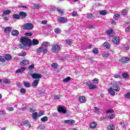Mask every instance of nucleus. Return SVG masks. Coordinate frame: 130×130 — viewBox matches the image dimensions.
<instances>
[{"label":"nucleus","mask_w":130,"mask_h":130,"mask_svg":"<svg viewBox=\"0 0 130 130\" xmlns=\"http://www.w3.org/2000/svg\"><path fill=\"white\" fill-rule=\"evenodd\" d=\"M121 14L123 16H126V15H127V10H126V9H123L121 11Z\"/></svg>","instance_id":"c85d7f7f"},{"label":"nucleus","mask_w":130,"mask_h":130,"mask_svg":"<svg viewBox=\"0 0 130 130\" xmlns=\"http://www.w3.org/2000/svg\"><path fill=\"white\" fill-rule=\"evenodd\" d=\"M24 86H25L26 88H29L31 86V85H30V83L29 82H23Z\"/></svg>","instance_id":"f704fd0d"},{"label":"nucleus","mask_w":130,"mask_h":130,"mask_svg":"<svg viewBox=\"0 0 130 130\" xmlns=\"http://www.w3.org/2000/svg\"><path fill=\"white\" fill-rule=\"evenodd\" d=\"M42 115H44V112L40 111L38 113V117H40V116H42Z\"/></svg>","instance_id":"09e8293b"},{"label":"nucleus","mask_w":130,"mask_h":130,"mask_svg":"<svg viewBox=\"0 0 130 130\" xmlns=\"http://www.w3.org/2000/svg\"><path fill=\"white\" fill-rule=\"evenodd\" d=\"M86 85L89 87L90 85H92V83H91V81H87L86 82Z\"/></svg>","instance_id":"338daca9"},{"label":"nucleus","mask_w":130,"mask_h":130,"mask_svg":"<svg viewBox=\"0 0 130 130\" xmlns=\"http://www.w3.org/2000/svg\"><path fill=\"white\" fill-rule=\"evenodd\" d=\"M103 46H104V47H106V48H110V45L109 44V43L107 42H105L104 43Z\"/></svg>","instance_id":"bb28decb"},{"label":"nucleus","mask_w":130,"mask_h":130,"mask_svg":"<svg viewBox=\"0 0 130 130\" xmlns=\"http://www.w3.org/2000/svg\"><path fill=\"white\" fill-rule=\"evenodd\" d=\"M108 93L112 96H115V92L113 91V87H111L108 90Z\"/></svg>","instance_id":"ddd939ff"},{"label":"nucleus","mask_w":130,"mask_h":130,"mask_svg":"<svg viewBox=\"0 0 130 130\" xmlns=\"http://www.w3.org/2000/svg\"><path fill=\"white\" fill-rule=\"evenodd\" d=\"M126 99H130V92H127L125 96Z\"/></svg>","instance_id":"bf43d9fd"},{"label":"nucleus","mask_w":130,"mask_h":130,"mask_svg":"<svg viewBox=\"0 0 130 130\" xmlns=\"http://www.w3.org/2000/svg\"><path fill=\"white\" fill-rule=\"evenodd\" d=\"M96 85L93 84H91L89 86V89H90V90H94V89H96Z\"/></svg>","instance_id":"49530a36"},{"label":"nucleus","mask_w":130,"mask_h":130,"mask_svg":"<svg viewBox=\"0 0 130 130\" xmlns=\"http://www.w3.org/2000/svg\"><path fill=\"white\" fill-rule=\"evenodd\" d=\"M71 77H68L67 78L64 79L63 80V82H64V83H67L68 82H69V81H70L71 80Z\"/></svg>","instance_id":"a19ab883"},{"label":"nucleus","mask_w":130,"mask_h":130,"mask_svg":"<svg viewBox=\"0 0 130 130\" xmlns=\"http://www.w3.org/2000/svg\"><path fill=\"white\" fill-rule=\"evenodd\" d=\"M58 112L63 113V114H66L67 113V109L64 107L60 106L58 108Z\"/></svg>","instance_id":"423d86ee"},{"label":"nucleus","mask_w":130,"mask_h":130,"mask_svg":"<svg viewBox=\"0 0 130 130\" xmlns=\"http://www.w3.org/2000/svg\"><path fill=\"white\" fill-rule=\"evenodd\" d=\"M34 9H39V8H40V5L35 4H34Z\"/></svg>","instance_id":"5fc2aeb1"},{"label":"nucleus","mask_w":130,"mask_h":130,"mask_svg":"<svg viewBox=\"0 0 130 130\" xmlns=\"http://www.w3.org/2000/svg\"><path fill=\"white\" fill-rule=\"evenodd\" d=\"M5 60H11L12 56L10 54H7L5 55Z\"/></svg>","instance_id":"5701e85b"},{"label":"nucleus","mask_w":130,"mask_h":130,"mask_svg":"<svg viewBox=\"0 0 130 130\" xmlns=\"http://www.w3.org/2000/svg\"><path fill=\"white\" fill-rule=\"evenodd\" d=\"M112 42L114 44L118 45L120 42V39L118 37H115L112 39Z\"/></svg>","instance_id":"0eeeda50"},{"label":"nucleus","mask_w":130,"mask_h":130,"mask_svg":"<svg viewBox=\"0 0 130 130\" xmlns=\"http://www.w3.org/2000/svg\"><path fill=\"white\" fill-rule=\"evenodd\" d=\"M66 43L68 44V45H71V44H73V42L70 40H66Z\"/></svg>","instance_id":"6e6d98bb"},{"label":"nucleus","mask_w":130,"mask_h":130,"mask_svg":"<svg viewBox=\"0 0 130 130\" xmlns=\"http://www.w3.org/2000/svg\"><path fill=\"white\" fill-rule=\"evenodd\" d=\"M32 118L34 119L35 120H37V118L38 117V113L37 112H34L31 115Z\"/></svg>","instance_id":"f3484780"},{"label":"nucleus","mask_w":130,"mask_h":130,"mask_svg":"<svg viewBox=\"0 0 130 130\" xmlns=\"http://www.w3.org/2000/svg\"><path fill=\"white\" fill-rule=\"evenodd\" d=\"M60 50V46L59 44H53L52 45V52L56 53Z\"/></svg>","instance_id":"7ed1b4c3"},{"label":"nucleus","mask_w":130,"mask_h":130,"mask_svg":"<svg viewBox=\"0 0 130 130\" xmlns=\"http://www.w3.org/2000/svg\"><path fill=\"white\" fill-rule=\"evenodd\" d=\"M79 102H81V103H85V102L87 101V99L83 96H81L79 97Z\"/></svg>","instance_id":"4468645a"},{"label":"nucleus","mask_w":130,"mask_h":130,"mask_svg":"<svg viewBox=\"0 0 130 130\" xmlns=\"http://www.w3.org/2000/svg\"><path fill=\"white\" fill-rule=\"evenodd\" d=\"M122 76L123 78H124V79H127V78L129 77V75L127 73H123L122 74Z\"/></svg>","instance_id":"ea45409f"},{"label":"nucleus","mask_w":130,"mask_h":130,"mask_svg":"<svg viewBox=\"0 0 130 130\" xmlns=\"http://www.w3.org/2000/svg\"><path fill=\"white\" fill-rule=\"evenodd\" d=\"M90 128H96V126H97V123L95 121L90 123L89 125Z\"/></svg>","instance_id":"2eb2a0df"},{"label":"nucleus","mask_w":130,"mask_h":130,"mask_svg":"<svg viewBox=\"0 0 130 130\" xmlns=\"http://www.w3.org/2000/svg\"><path fill=\"white\" fill-rule=\"evenodd\" d=\"M20 42H21L22 44H20L19 45V48H22V49L27 50V49H28V47H30V46H31V40L27 38H21L20 39Z\"/></svg>","instance_id":"f257e3e1"},{"label":"nucleus","mask_w":130,"mask_h":130,"mask_svg":"<svg viewBox=\"0 0 130 130\" xmlns=\"http://www.w3.org/2000/svg\"><path fill=\"white\" fill-rule=\"evenodd\" d=\"M86 17H87L88 19H93V14H87Z\"/></svg>","instance_id":"13d9d810"},{"label":"nucleus","mask_w":130,"mask_h":130,"mask_svg":"<svg viewBox=\"0 0 130 130\" xmlns=\"http://www.w3.org/2000/svg\"><path fill=\"white\" fill-rule=\"evenodd\" d=\"M75 121L73 120H66L64 121V123H66V124H69V125H73L74 123H75Z\"/></svg>","instance_id":"f8f14e48"},{"label":"nucleus","mask_w":130,"mask_h":130,"mask_svg":"<svg viewBox=\"0 0 130 130\" xmlns=\"http://www.w3.org/2000/svg\"><path fill=\"white\" fill-rule=\"evenodd\" d=\"M34 69V64H31L28 67V70H31Z\"/></svg>","instance_id":"680f3d73"},{"label":"nucleus","mask_w":130,"mask_h":130,"mask_svg":"<svg viewBox=\"0 0 130 130\" xmlns=\"http://www.w3.org/2000/svg\"><path fill=\"white\" fill-rule=\"evenodd\" d=\"M113 89L114 91H115V92H119V91L120 90V87L118 86L113 87Z\"/></svg>","instance_id":"a878e982"},{"label":"nucleus","mask_w":130,"mask_h":130,"mask_svg":"<svg viewBox=\"0 0 130 130\" xmlns=\"http://www.w3.org/2000/svg\"><path fill=\"white\" fill-rule=\"evenodd\" d=\"M7 110L8 111H14V108L12 107H8L6 108Z\"/></svg>","instance_id":"8fccbe9b"},{"label":"nucleus","mask_w":130,"mask_h":130,"mask_svg":"<svg viewBox=\"0 0 130 130\" xmlns=\"http://www.w3.org/2000/svg\"><path fill=\"white\" fill-rule=\"evenodd\" d=\"M130 59L128 57H122L121 59H120V62H121L122 63H126V62H127V61H129Z\"/></svg>","instance_id":"1a4fd4ad"},{"label":"nucleus","mask_w":130,"mask_h":130,"mask_svg":"<svg viewBox=\"0 0 130 130\" xmlns=\"http://www.w3.org/2000/svg\"><path fill=\"white\" fill-rule=\"evenodd\" d=\"M4 32L5 33L8 34L11 32V27H7L4 29Z\"/></svg>","instance_id":"cd10ccee"},{"label":"nucleus","mask_w":130,"mask_h":130,"mask_svg":"<svg viewBox=\"0 0 130 130\" xmlns=\"http://www.w3.org/2000/svg\"><path fill=\"white\" fill-rule=\"evenodd\" d=\"M117 84L118 82L116 81H113L111 82L112 86H113V87H117Z\"/></svg>","instance_id":"de8ad7c7"},{"label":"nucleus","mask_w":130,"mask_h":130,"mask_svg":"<svg viewBox=\"0 0 130 130\" xmlns=\"http://www.w3.org/2000/svg\"><path fill=\"white\" fill-rule=\"evenodd\" d=\"M13 17L14 19H19L20 18V15L17 14H14L13 15Z\"/></svg>","instance_id":"4d7b16f0"},{"label":"nucleus","mask_w":130,"mask_h":130,"mask_svg":"<svg viewBox=\"0 0 130 130\" xmlns=\"http://www.w3.org/2000/svg\"><path fill=\"white\" fill-rule=\"evenodd\" d=\"M26 55V53L25 52H22L18 54L19 56H25Z\"/></svg>","instance_id":"603ef678"},{"label":"nucleus","mask_w":130,"mask_h":130,"mask_svg":"<svg viewBox=\"0 0 130 130\" xmlns=\"http://www.w3.org/2000/svg\"><path fill=\"white\" fill-rule=\"evenodd\" d=\"M29 63L28 60H23L21 62H20V66H26Z\"/></svg>","instance_id":"a211bd4d"},{"label":"nucleus","mask_w":130,"mask_h":130,"mask_svg":"<svg viewBox=\"0 0 130 130\" xmlns=\"http://www.w3.org/2000/svg\"><path fill=\"white\" fill-rule=\"evenodd\" d=\"M48 120V117H47V116H44L41 119V121H42V122H46Z\"/></svg>","instance_id":"393cba45"},{"label":"nucleus","mask_w":130,"mask_h":130,"mask_svg":"<svg viewBox=\"0 0 130 130\" xmlns=\"http://www.w3.org/2000/svg\"><path fill=\"white\" fill-rule=\"evenodd\" d=\"M109 56V54H108V52H104L102 54V56L103 57H107Z\"/></svg>","instance_id":"e433bc0d"},{"label":"nucleus","mask_w":130,"mask_h":130,"mask_svg":"<svg viewBox=\"0 0 130 130\" xmlns=\"http://www.w3.org/2000/svg\"><path fill=\"white\" fill-rule=\"evenodd\" d=\"M87 27L88 29H92V28H94V26L93 25L89 24V25H87Z\"/></svg>","instance_id":"69168bd1"},{"label":"nucleus","mask_w":130,"mask_h":130,"mask_svg":"<svg viewBox=\"0 0 130 130\" xmlns=\"http://www.w3.org/2000/svg\"><path fill=\"white\" fill-rule=\"evenodd\" d=\"M120 125H121L122 128H126V122L124 120H122L120 122Z\"/></svg>","instance_id":"9b49d317"},{"label":"nucleus","mask_w":130,"mask_h":130,"mask_svg":"<svg viewBox=\"0 0 130 130\" xmlns=\"http://www.w3.org/2000/svg\"><path fill=\"white\" fill-rule=\"evenodd\" d=\"M23 124L24 125H26L27 124V126L28 127H31V124L29 123V122H28V121H25L23 122Z\"/></svg>","instance_id":"3c124183"},{"label":"nucleus","mask_w":130,"mask_h":130,"mask_svg":"<svg viewBox=\"0 0 130 130\" xmlns=\"http://www.w3.org/2000/svg\"><path fill=\"white\" fill-rule=\"evenodd\" d=\"M12 36H18L19 35V31L17 30H14L11 32Z\"/></svg>","instance_id":"412c9836"},{"label":"nucleus","mask_w":130,"mask_h":130,"mask_svg":"<svg viewBox=\"0 0 130 130\" xmlns=\"http://www.w3.org/2000/svg\"><path fill=\"white\" fill-rule=\"evenodd\" d=\"M25 70H26V68H21L19 69H18L16 71V74H20V73H23V72H24Z\"/></svg>","instance_id":"dca6fc26"},{"label":"nucleus","mask_w":130,"mask_h":130,"mask_svg":"<svg viewBox=\"0 0 130 130\" xmlns=\"http://www.w3.org/2000/svg\"><path fill=\"white\" fill-rule=\"evenodd\" d=\"M57 11L58 12V14H60L61 16H62V15H63V10L58 9Z\"/></svg>","instance_id":"4c0bfd02"},{"label":"nucleus","mask_w":130,"mask_h":130,"mask_svg":"<svg viewBox=\"0 0 130 130\" xmlns=\"http://www.w3.org/2000/svg\"><path fill=\"white\" fill-rule=\"evenodd\" d=\"M108 130H115V126L113 124H110L108 126Z\"/></svg>","instance_id":"4be33fe9"},{"label":"nucleus","mask_w":130,"mask_h":130,"mask_svg":"<svg viewBox=\"0 0 130 130\" xmlns=\"http://www.w3.org/2000/svg\"><path fill=\"white\" fill-rule=\"evenodd\" d=\"M100 14L103 16H105L107 14V11L106 10H102L100 11Z\"/></svg>","instance_id":"c756f323"},{"label":"nucleus","mask_w":130,"mask_h":130,"mask_svg":"<svg viewBox=\"0 0 130 130\" xmlns=\"http://www.w3.org/2000/svg\"><path fill=\"white\" fill-rule=\"evenodd\" d=\"M57 20L58 22H59L60 23H67L68 22V19L64 18V17H60L57 19Z\"/></svg>","instance_id":"6e6552de"},{"label":"nucleus","mask_w":130,"mask_h":130,"mask_svg":"<svg viewBox=\"0 0 130 130\" xmlns=\"http://www.w3.org/2000/svg\"><path fill=\"white\" fill-rule=\"evenodd\" d=\"M19 16L22 18H25L26 17V13L24 12H21L19 13Z\"/></svg>","instance_id":"c9c22d12"},{"label":"nucleus","mask_w":130,"mask_h":130,"mask_svg":"<svg viewBox=\"0 0 130 130\" xmlns=\"http://www.w3.org/2000/svg\"><path fill=\"white\" fill-rule=\"evenodd\" d=\"M11 11L10 10H5L3 11L4 15H10L11 13Z\"/></svg>","instance_id":"2f4dec72"},{"label":"nucleus","mask_w":130,"mask_h":130,"mask_svg":"<svg viewBox=\"0 0 130 130\" xmlns=\"http://www.w3.org/2000/svg\"><path fill=\"white\" fill-rule=\"evenodd\" d=\"M115 117V115L113 114H110L108 116V118L111 119L112 118H114Z\"/></svg>","instance_id":"37998d69"},{"label":"nucleus","mask_w":130,"mask_h":130,"mask_svg":"<svg viewBox=\"0 0 130 130\" xmlns=\"http://www.w3.org/2000/svg\"><path fill=\"white\" fill-rule=\"evenodd\" d=\"M99 82V80L98 78H95L92 80L93 84H98Z\"/></svg>","instance_id":"c03bdc74"},{"label":"nucleus","mask_w":130,"mask_h":130,"mask_svg":"<svg viewBox=\"0 0 130 130\" xmlns=\"http://www.w3.org/2000/svg\"><path fill=\"white\" fill-rule=\"evenodd\" d=\"M31 45H37L39 44V41L37 39H34L32 40V42H31Z\"/></svg>","instance_id":"6ab92c4d"},{"label":"nucleus","mask_w":130,"mask_h":130,"mask_svg":"<svg viewBox=\"0 0 130 130\" xmlns=\"http://www.w3.org/2000/svg\"><path fill=\"white\" fill-rule=\"evenodd\" d=\"M30 74L31 75V77L32 79H36L37 80H40L41 78L42 77V75L37 74V73H34L32 74V73H30Z\"/></svg>","instance_id":"39448f33"},{"label":"nucleus","mask_w":130,"mask_h":130,"mask_svg":"<svg viewBox=\"0 0 130 130\" xmlns=\"http://www.w3.org/2000/svg\"><path fill=\"white\" fill-rule=\"evenodd\" d=\"M114 77L116 78V79H119L120 78V75L119 74H115Z\"/></svg>","instance_id":"0e129e2a"},{"label":"nucleus","mask_w":130,"mask_h":130,"mask_svg":"<svg viewBox=\"0 0 130 130\" xmlns=\"http://www.w3.org/2000/svg\"><path fill=\"white\" fill-rule=\"evenodd\" d=\"M20 92H21V93H23V94H25V93H26V89L24 88H21L20 90Z\"/></svg>","instance_id":"774afa93"},{"label":"nucleus","mask_w":130,"mask_h":130,"mask_svg":"<svg viewBox=\"0 0 130 130\" xmlns=\"http://www.w3.org/2000/svg\"><path fill=\"white\" fill-rule=\"evenodd\" d=\"M40 81V79H36L32 83V86L33 88H36L37 86L38 85V84H39V82Z\"/></svg>","instance_id":"9d476101"},{"label":"nucleus","mask_w":130,"mask_h":130,"mask_svg":"<svg viewBox=\"0 0 130 130\" xmlns=\"http://www.w3.org/2000/svg\"><path fill=\"white\" fill-rule=\"evenodd\" d=\"M53 99H60V95H54L53 96Z\"/></svg>","instance_id":"052dcab7"},{"label":"nucleus","mask_w":130,"mask_h":130,"mask_svg":"<svg viewBox=\"0 0 130 130\" xmlns=\"http://www.w3.org/2000/svg\"><path fill=\"white\" fill-rule=\"evenodd\" d=\"M47 48H44L43 47H40L37 50V52L38 53H43L45 54V53H47Z\"/></svg>","instance_id":"20e7f679"},{"label":"nucleus","mask_w":130,"mask_h":130,"mask_svg":"<svg viewBox=\"0 0 130 130\" xmlns=\"http://www.w3.org/2000/svg\"><path fill=\"white\" fill-rule=\"evenodd\" d=\"M50 45V43L48 42H43L42 46L43 47H47V46H49Z\"/></svg>","instance_id":"aec40b11"},{"label":"nucleus","mask_w":130,"mask_h":130,"mask_svg":"<svg viewBox=\"0 0 130 130\" xmlns=\"http://www.w3.org/2000/svg\"><path fill=\"white\" fill-rule=\"evenodd\" d=\"M125 30L126 32H127L128 33L130 32V26L127 27L125 28Z\"/></svg>","instance_id":"e2e57ef3"},{"label":"nucleus","mask_w":130,"mask_h":130,"mask_svg":"<svg viewBox=\"0 0 130 130\" xmlns=\"http://www.w3.org/2000/svg\"><path fill=\"white\" fill-rule=\"evenodd\" d=\"M24 30H32L34 28V25L32 23H26L22 25Z\"/></svg>","instance_id":"f03ea898"},{"label":"nucleus","mask_w":130,"mask_h":130,"mask_svg":"<svg viewBox=\"0 0 130 130\" xmlns=\"http://www.w3.org/2000/svg\"><path fill=\"white\" fill-rule=\"evenodd\" d=\"M72 16L73 17H77V16H78V12H77L76 11H74L72 12Z\"/></svg>","instance_id":"79ce46f5"},{"label":"nucleus","mask_w":130,"mask_h":130,"mask_svg":"<svg viewBox=\"0 0 130 130\" xmlns=\"http://www.w3.org/2000/svg\"><path fill=\"white\" fill-rule=\"evenodd\" d=\"M92 52L94 53V54H98V49L97 48H94L92 50Z\"/></svg>","instance_id":"864d4df0"},{"label":"nucleus","mask_w":130,"mask_h":130,"mask_svg":"<svg viewBox=\"0 0 130 130\" xmlns=\"http://www.w3.org/2000/svg\"><path fill=\"white\" fill-rule=\"evenodd\" d=\"M58 66V65L57 64V63L54 62L52 63L51 64V67L52 68H54V69H57Z\"/></svg>","instance_id":"a18cd8bd"},{"label":"nucleus","mask_w":130,"mask_h":130,"mask_svg":"<svg viewBox=\"0 0 130 130\" xmlns=\"http://www.w3.org/2000/svg\"><path fill=\"white\" fill-rule=\"evenodd\" d=\"M113 32V30L112 29H110L106 31V33H107V35H109V36H110V35H111V34H112Z\"/></svg>","instance_id":"473e14b6"},{"label":"nucleus","mask_w":130,"mask_h":130,"mask_svg":"<svg viewBox=\"0 0 130 130\" xmlns=\"http://www.w3.org/2000/svg\"><path fill=\"white\" fill-rule=\"evenodd\" d=\"M0 61L5 62V61H6V57L4 56H0Z\"/></svg>","instance_id":"72a5a7b5"},{"label":"nucleus","mask_w":130,"mask_h":130,"mask_svg":"<svg viewBox=\"0 0 130 130\" xmlns=\"http://www.w3.org/2000/svg\"><path fill=\"white\" fill-rule=\"evenodd\" d=\"M119 17H120V15L119 14H116L114 15L113 18L115 20H118Z\"/></svg>","instance_id":"58836bf2"},{"label":"nucleus","mask_w":130,"mask_h":130,"mask_svg":"<svg viewBox=\"0 0 130 130\" xmlns=\"http://www.w3.org/2000/svg\"><path fill=\"white\" fill-rule=\"evenodd\" d=\"M2 82H3V83H5V84H11V80H10L9 79H5L2 80Z\"/></svg>","instance_id":"b1692460"},{"label":"nucleus","mask_w":130,"mask_h":130,"mask_svg":"<svg viewBox=\"0 0 130 130\" xmlns=\"http://www.w3.org/2000/svg\"><path fill=\"white\" fill-rule=\"evenodd\" d=\"M54 32H55V33H56L57 34H60L61 30H60V29H59L58 28H56L54 29Z\"/></svg>","instance_id":"7c9ffc66"}]
</instances>
